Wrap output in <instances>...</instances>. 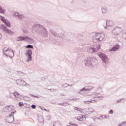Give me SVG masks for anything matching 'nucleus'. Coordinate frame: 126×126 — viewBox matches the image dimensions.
Segmentation results:
<instances>
[{
  "instance_id": "53",
  "label": "nucleus",
  "mask_w": 126,
  "mask_h": 126,
  "mask_svg": "<svg viewBox=\"0 0 126 126\" xmlns=\"http://www.w3.org/2000/svg\"><path fill=\"white\" fill-rule=\"evenodd\" d=\"M70 87H72V85H69Z\"/></svg>"
},
{
  "instance_id": "18",
  "label": "nucleus",
  "mask_w": 126,
  "mask_h": 126,
  "mask_svg": "<svg viewBox=\"0 0 126 126\" xmlns=\"http://www.w3.org/2000/svg\"><path fill=\"white\" fill-rule=\"evenodd\" d=\"M10 96H15L16 98H20V97H23V95L20 94L17 92L10 93Z\"/></svg>"
},
{
  "instance_id": "20",
  "label": "nucleus",
  "mask_w": 126,
  "mask_h": 126,
  "mask_svg": "<svg viewBox=\"0 0 126 126\" xmlns=\"http://www.w3.org/2000/svg\"><path fill=\"white\" fill-rule=\"evenodd\" d=\"M120 49V46L119 45H116L113 46L111 49H109L110 52H116Z\"/></svg>"
},
{
  "instance_id": "32",
  "label": "nucleus",
  "mask_w": 126,
  "mask_h": 126,
  "mask_svg": "<svg viewBox=\"0 0 126 126\" xmlns=\"http://www.w3.org/2000/svg\"><path fill=\"white\" fill-rule=\"evenodd\" d=\"M69 104L67 102H63V107H67L69 106Z\"/></svg>"
},
{
  "instance_id": "23",
  "label": "nucleus",
  "mask_w": 126,
  "mask_h": 126,
  "mask_svg": "<svg viewBox=\"0 0 126 126\" xmlns=\"http://www.w3.org/2000/svg\"><path fill=\"white\" fill-rule=\"evenodd\" d=\"M50 32L52 34V35L54 36V37H58L59 36V34L56 33V32H55L54 31H53L52 30H50Z\"/></svg>"
},
{
  "instance_id": "34",
  "label": "nucleus",
  "mask_w": 126,
  "mask_h": 126,
  "mask_svg": "<svg viewBox=\"0 0 126 126\" xmlns=\"http://www.w3.org/2000/svg\"><path fill=\"white\" fill-rule=\"evenodd\" d=\"M26 47L28 49H33V46L30 44L27 45Z\"/></svg>"
},
{
  "instance_id": "12",
  "label": "nucleus",
  "mask_w": 126,
  "mask_h": 126,
  "mask_svg": "<svg viewBox=\"0 0 126 126\" xmlns=\"http://www.w3.org/2000/svg\"><path fill=\"white\" fill-rule=\"evenodd\" d=\"M92 97L93 99H94V100H95L97 98H99V100H103V98H104L101 94L97 93H94L92 94Z\"/></svg>"
},
{
  "instance_id": "31",
  "label": "nucleus",
  "mask_w": 126,
  "mask_h": 126,
  "mask_svg": "<svg viewBox=\"0 0 126 126\" xmlns=\"http://www.w3.org/2000/svg\"><path fill=\"white\" fill-rule=\"evenodd\" d=\"M68 86H69V85H68L67 83L62 84V87L63 88H66L67 87H68Z\"/></svg>"
},
{
  "instance_id": "44",
  "label": "nucleus",
  "mask_w": 126,
  "mask_h": 126,
  "mask_svg": "<svg viewBox=\"0 0 126 126\" xmlns=\"http://www.w3.org/2000/svg\"><path fill=\"white\" fill-rule=\"evenodd\" d=\"M114 113V111H113V110H110V111H109V114L110 115H112V114H113Z\"/></svg>"
},
{
  "instance_id": "29",
  "label": "nucleus",
  "mask_w": 126,
  "mask_h": 126,
  "mask_svg": "<svg viewBox=\"0 0 126 126\" xmlns=\"http://www.w3.org/2000/svg\"><path fill=\"white\" fill-rule=\"evenodd\" d=\"M95 112V110H94V109L92 108H89V114H92V113H94Z\"/></svg>"
},
{
  "instance_id": "21",
  "label": "nucleus",
  "mask_w": 126,
  "mask_h": 126,
  "mask_svg": "<svg viewBox=\"0 0 126 126\" xmlns=\"http://www.w3.org/2000/svg\"><path fill=\"white\" fill-rule=\"evenodd\" d=\"M101 10L102 14H106V13H107V11L108 10V8L105 6H102Z\"/></svg>"
},
{
  "instance_id": "41",
  "label": "nucleus",
  "mask_w": 126,
  "mask_h": 126,
  "mask_svg": "<svg viewBox=\"0 0 126 126\" xmlns=\"http://www.w3.org/2000/svg\"><path fill=\"white\" fill-rule=\"evenodd\" d=\"M30 95L32 96V97H34V98H39V96L33 94H30Z\"/></svg>"
},
{
  "instance_id": "8",
  "label": "nucleus",
  "mask_w": 126,
  "mask_h": 126,
  "mask_svg": "<svg viewBox=\"0 0 126 126\" xmlns=\"http://www.w3.org/2000/svg\"><path fill=\"white\" fill-rule=\"evenodd\" d=\"M122 32L123 30H122V28L117 27L112 30V33L114 36H118V35H120Z\"/></svg>"
},
{
  "instance_id": "50",
  "label": "nucleus",
  "mask_w": 126,
  "mask_h": 126,
  "mask_svg": "<svg viewBox=\"0 0 126 126\" xmlns=\"http://www.w3.org/2000/svg\"><path fill=\"white\" fill-rule=\"evenodd\" d=\"M42 110H44V111H45L46 112H47V109H46L45 108L42 109Z\"/></svg>"
},
{
  "instance_id": "55",
  "label": "nucleus",
  "mask_w": 126,
  "mask_h": 126,
  "mask_svg": "<svg viewBox=\"0 0 126 126\" xmlns=\"http://www.w3.org/2000/svg\"><path fill=\"white\" fill-rule=\"evenodd\" d=\"M62 96H64V95H63V94H62Z\"/></svg>"
},
{
  "instance_id": "39",
  "label": "nucleus",
  "mask_w": 126,
  "mask_h": 126,
  "mask_svg": "<svg viewBox=\"0 0 126 126\" xmlns=\"http://www.w3.org/2000/svg\"><path fill=\"white\" fill-rule=\"evenodd\" d=\"M19 107H22V106H23V102H20L19 103Z\"/></svg>"
},
{
  "instance_id": "52",
  "label": "nucleus",
  "mask_w": 126,
  "mask_h": 126,
  "mask_svg": "<svg viewBox=\"0 0 126 126\" xmlns=\"http://www.w3.org/2000/svg\"><path fill=\"white\" fill-rule=\"evenodd\" d=\"M1 106H4V103H2V104H0Z\"/></svg>"
},
{
  "instance_id": "19",
  "label": "nucleus",
  "mask_w": 126,
  "mask_h": 126,
  "mask_svg": "<svg viewBox=\"0 0 126 126\" xmlns=\"http://www.w3.org/2000/svg\"><path fill=\"white\" fill-rule=\"evenodd\" d=\"M4 108L7 109L8 112H12V111H13L15 109V107L13 105L6 106Z\"/></svg>"
},
{
  "instance_id": "1",
  "label": "nucleus",
  "mask_w": 126,
  "mask_h": 126,
  "mask_svg": "<svg viewBox=\"0 0 126 126\" xmlns=\"http://www.w3.org/2000/svg\"><path fill=\"white\" fill-rule=\"evenodd\" d=\"M32 31L35 32L38 36H41L44 38L48 37L47 29L40 24H34L32 28Z\"/></svg>"
},
{
  "instance_id": "2",
  "label": "nucleus",
  "mask_w": 126,
  "mask_h": 126,
  "mask_svg": "<svg viewBox=\"0 0 126 126\" xmlns=\"http://www.w3.org/2000/svg\"><path fill=\"white\" fill-rule=\"evenodd\" d=\"M85 65L90 67H95L98 65V60L94 57H88L84 60Z\"/></svg>"
},
{
  "instance_id": "33",
  "label": "nucleus",
  "mask_w": 126,
  "mask_h": 126,
  "mask_svg": "<svg viewBox=\"0 0 126 126\" xmlns=\"http://www.w3.org/2000/svg\"><path fill=\"white\" fill-rule=\"evenodd\" d=\"M22 31L24 34H27L28 33V31L26 29H22Z\"/></svg>"
},
{
  "instance_id": "13",
  "label": "nucleus",
  "mask_w": 126,
  "mask_h": 126,
  "mask_svg": "<svg viewBox=\"0 0 126 126\" xmlns=\"http://www.w3.org/2000/svg\"><path fill=\"white\" fill-rule=\"evenodd\" d=\"M26 52V55L28 56L27 62H31L32 61V50L31 49H28Z\"/></svg>"
},
{
  "instance_id": "5",
  "label": "nucleus",
  "mask_w": 126,
  "mask_h": 126,
  "mask_svg": "<svg viewBox=\"0 0 126 126\" xmlns=\"http://www.w3.org/2000/svg\"><path fill=\"white\" fill-rule=\"evenodd\" d=\"M17 41L18 42L24 41V42H28L29 44H33V43H34V39L27 36H20L17 38Z\"/></svg>"
},
{
  "instance_id": "37",
  "label": "nucleus",
  "mask_w": 126,
  "mask_h": 126,
  "mask_svg": "<svg viewBox=\"0 0 126 126\" xmlns=\"http://www.w3.org/2000/svg\"><path fill=\"white\" fill-rule=\"evenodd\" d=\"M48 90H50L51 92H55L57 90L56 89H48Z\"/></svg>"
},
{
  "instance_id": "4",
  "label": "nucleus",
  "mask_w": 126,
  "mask_h": 126,
  "mask_svg": "<svg viewBox=\"0 0 126 126\" xmlns=\"http://www.w3.org/2000/svg\"><path fill=\"white\" fill-rule=\"evenodd\" d=\"M95 36L93 38L94 43H98L101 41H103L105 38V34L104 33H100L99 32L94 33Z\"/></svg>"
},
{
  "instance_id": "10",
  "label": "nucleus",
  "mask_w": 126,
  "mask_h": 126,
  "mask_svg": "<svg viewBox=\"0 0 126 126\" xmlns=\"http://www.w3.org/2000/svg\"><path fill=\"white\" fill-rule=\"evenodd\" d=\"M0 29H1L2 31H4V32H5L6 33L9 34V35H13L14 34V32H13L11 31V30H8V29H7L6 27L4 26L3 25H1Z\"/></svg>"
},
{
  "instance_id": "38",
  "label": "nucleus",
  "mask_w": 126,
  "mask_h": 126,
  "mask_svg": "<svg viewBox=\"0 0 126 126\" xmlns=\"http://www.w3.org/2000/svg\"><path fill=\"white\" fill-rule=\"evenodd\" d=\"M126 122H124L123 123H122V124H121L120 125H119L118 126H124L126 125Z\"/></svg>"
},
{
  "instance_id": "26",
  "label": "nucleus",
  "mask_w": 126,
  "mask_h": 126,
  "mask_svg": "<svg viewBox=\"0 0 126 126\" xmlns=\"http://www.w3.org/2000/svg\"><path fill=\"white\" fill-rule=\"evenodd\" d=\"M5 11H6V10L4 9H2V7L0 9V13L2 14H4V13H5Z\"/></svg>"
},
{
  "instance_id": "48",
  "label": "nucleus",
  "mask_w": 126,
  "mask_h": 126,
  "mask_svg": "<svg viewBox=\"0 0 126 126\" xmlns=\"http://www.w3.org/2000/svg\"><path fill=\"white\" fill-rule=\"evenodd\" d=\"M2 37V35H1V33H0V40H1Z\"/></svg>"
},
{
  "instance_id": "11",
  "label": "nucleus",
  "mask_w": 126,
  "mask_h": 126,
  "mask_svg": "<svg viewBox=\"0 0 126 126\" xmlns=\"http://www.w3.org/2000/svg\"><path fill=\"white\" fill-rule=\"evenodd\" d=\"M16 82L17 85H19V86H25L26 85L30 86V85L27 84V83L23 80L18 79L16 81Z\"/></svg>"
},
{
  "instance_id": "35",
  "label": "nucleus",
  "mask_w": 126,
  "mask_h": 126,
  "mask_svg": "<svg viewBox=\"0 0 126 126\" xmlns=\"http://www.w3.org/2000/svg\"><path fill=\"white\" fill-rule=\"evenodd\" d=\"M69 125H67V126H78V125L77 124H71L70 123H69Z\"/></svg>"
},
{
  "instance_id": "30",
  "label": "nucleus",
  "mask_w": 126,
  "mask_h": 126,
  "mask_svg": "<svg viewBox=\"0 0 126 126\" xmlns=\"http://www.w3.org/2000/svg\"><path fill=\"white\" fill-rule=\"evenodd\" d=\"M83 117H84V116H82V117H79L77 118V120L79 122H82V121H83Z\"/></svg>"
},
{
  "instance_id": "28",
  "label": "nucleus",
  "mask_w": 126,
  "mask_h": 126,
  "mask_svg": "<svg viewBox=\"0 0 126 126\" xmlns=\"http://www.w3.org/2000/svg\"><path fill=\"white\" fill-rule=\"evenodd\" d=\"M53 126H61V122L60 121H57L53 125Z\"/></svg>"
},
{
  "instance_id": "46",
  "label": "nucleus",
  "mask_w": 126,
  "mask_h": 126,
  "mask_svg": "<svg viewBox=\"0 0 126 126\" xmlns=\"http://www.w3.org/2000/svg\"><path fill=\"white\" fill-rule=\"evenodd\" d=\"M60 37L63 38L64 37H65V35H64L63 33H62V35H60Z\"/></svg>"
},
{
  "instance_id": "22",
  "label": "nucleus",
  "mask_w": 126,
  "mask_h": 126,
  "mask_svg": "<svg viewBox=\"0 0 126 126\" xmlns=\"http://www.w3.org/2000/svg\"><path fill=\"white\" fill-rule=\"evenodd\" d=\"M93 98H92L91 100H87L84 101V104H91V103H94V102H96V100L92 99Z\"/></svg>"
},
{
  "instance_id": "47",
  "label": "nucleus",
  "mask_w": 126,
  "mask_h": 126,
  "mask_svg": "<svg viewBox=\"0 0 126 126\" xmlns=\"http://www.w3.org/2000/svg\"><path fill=\"white\" fill-rule=\"evenodd\" d=\"M58 105H61V106H63V103H58Z\"/></svg>"
},
{
  "instance_id": "9",
  "label": "nucleus",
  "mask_w": 126,
  "mask_h": 126,
  "mask_svg": "<svg viewBox=\"0 0 126 126\" xmlns=\"http://www.w3.org/2000/svg\"><path fill=\"white\" fill-rule=\"evenodd\" d=\"M92 89H93V87L92 86L85 87L83 89H81L79 93L81 94V95H84L86 92L90 91V90H92Z\"/></svg>"
},
{
  "instance_id": "45",
  "label": "nucleus",
  "mask_w": 126,
  "mask_h": 126,
  "mask_svg": "<svg viewBox=\"0 0 126 126\" xmlns=\"http://www.w3.org/2000/svg\"><path fill=\"white\" fill-rule=\"evenodd\" d=\"M98 120H100V121H102V120H103V118H102V115L99 117Z\"/></svg>"
},
{
  "instance_id": "6",
  "label": "nucleus",
  "mask_w": 126,
  "mask_h": 126,
  "mask_svg": "<svg viewBox=\"0 0 126 126\" xmlns=\"http://www.w3.org/2000/svg\"><path fill=\"white\" fill-rule=\"evenodd\" d=\"M97 55L101 59L103 63L107 64L109 63V58H108V56L106 54L102 52H98Z\"/></svg>"
},
{
  "instance_id": "54",
  "label": "nucleus",
  "mask_w": 126,
  "mask_h": 126,
  "mask_svg": "<svg viewBox=\"0 0 126 126\" xmlns=\"http://www.w3.org/2000/svg\"><path fill=\"white\" fill-rule=\"evenodd\" d=\"M19 73H20V74H21V73L22 74L23 73H22V72H19Z\"/></svg>"
},
{
  "instance_id": "43",
  "label": "nucleus",
  "mask_w": 126,
  "mask_h": 126,
  "mask_svg": "<svg viewBox=\"0 0 126 126\" xmlns=\"http://www.w3.org/2000/svg\"><path fill=\"white\" fill-rule=\"evenodd\" d=\"M32 109H36V105H35V104H32Z\"/></svg>"
},
{
  "instance_id": "3",
  "label": "nucleus",
  "mask_w": 126,
  "mask_h": 126,
  "mask_svg": "<svg viewBox=\"0 0 126 126\" xmlns=\"http://www.w3.org/2000/svg\"><path fill=\"white\" fill-rule=\"evenodd\" d=\"M101 46L99 45H90L87 48V52L90 54H93V53H97L100 50Z\"/></svg>"
},
{
  "instance_id": "36",
  "label": "nucleus",
  "mask_w": 126,
  "mask_h": 126,
  "mask_svg": "<svg viewBox=\"0 0 126 126\" xmlns=\"http://www.w3.org/2000/svg\"><path fill=\"white\" fill-rule=\"evenodd\" d=\"M74 110H76V111H79V112H80L81 110L82 111V110H81V109H80L78 107H75Z\"/></svg>"
},
{
  "instance_id": "42",
  "label": "nucleus",
  "mask_w": 126,
  "mask_h": 126,
  "mask_svg": "<svg viewBox=\"0 0 126 126\" xmlns=\"http://www.w3.org/2000/svg\"><path fill=\"white\" fill-rule=\"evenodd\" d=\"M46 119L48 121L51 120V116L50 115H48L46 117Z\"/></svg>"
},
{
  "instance_id": "17",
  "label": "nucleus",
  "mask_w": 126,
  "mask_h": 126,
  "mask_svg": "<svg viewBox=\"0 0 126 126\" xmlns=\"http://www.w3.org/2000/svg\"><path fill=\"white\" fill-rule=\"evenodd\" d=\"M0 19L1 21H2V22L4 23V24H5V25L7 26V27H10V23L9 22V21L5 20V19H4V17L0 16Z\"/></svg>"
},
{
  "instance_id": "25",
  "label": "nucleus",
  "mask_w": 126,
  "mask_h": 126,
  "mask_svg": "<svg viewBox=\"0 0 126 126\" xmlns=\"http://www.w3.org/2000/svg\"><path fill=\"white\" fill-rule=\"evenodd\" d=\"M122 37L123 39L126 40V31H124L122 33Z\"/></svg>"
},
{
  "instance_id": "51",
  "label": "nucleus",
  "mask_w": 126,
  "mask_h": 126,
  "mask_svg": "<svg viewBox=\"0 0 126 126\" xmlns=\"http://www.w3.org/2000/svg\"><path fill=\"white\" fill-rule=\"evenodd\" d=\"M52 104H53V105H55V104H56V102H52Z\"/></svg>"
},
{
  "instance_id": "40",
  "label": "nucleus",
  "mask_w": 126,
  "mask_h": 126,
  "mask_svg": "<svg viewBox=\"0 0 126 126\" xmlns=\"http://www.w3.org/2000/svg\"><path fill=\"white\" fill-rule=\"evenodd\" d=\"M124 98H121L116 100L117 103H120L122 101V100H124Z\"/></svg>"
},
{
  "instance_id": "15",
  "label": "nucleus",
  "mask_w": 126,
  "mask_h": 126,
  "mask_svg": "<svg viewBox=\"0 0 126 126\" xmlns=\"http://www.w3.org/2000/svg\"><path fill=\"white\" fill-rule=\"evenodd\" d=\"M13 16H14V17H17V18H18V19H19L20 20H23V19L25 18L24 15L21 14H19V13L17 12L13 14Z\"/></svg>"
},
{
  "instance_id": "27",
  "label": "nucleus",
  "mask_w": 126,
  "mask_h": 126,
  "mask_svg": "<svg viewBox=\"0 0 126 126\" xmlns=\"http://www.w3.org/2000/svg\"><path fill=\"white\" fill-rule=\"evenodd\" d=\"M109 118H110L109 115H102V120L108 119Z\"/></svg>"
},
{
  "instance_id": "14",
  "label": "nucleus",
  "mask_w": 126,
  "mask_h": 126,
  "mask_svg": "<svg viewBox=\"0 0 126 126\" xmlns=\"http://www.w3.org/2000/svg\"><path fill=\"white\" fill-rule=\"evenodd\" d=\"M112 26H113V22H112L111 21H106V24H103L104 29H110Z\"/></svg>"
},
{
  "instance_id": "7",
  "label": "nucleus",
  "mask_w": 126,
  "mask_h": 126,
  "mask_svg": "<svg viewBox=\"0 0 126 126\" xmlns=\"http://www.w3.org/2000/svg\"><path fill=\"white\" fill-rule=\"evenodd\" d=\"M15 113H16V111L11 112V114L6 117V122H7V123H9V124H13L14 122V117H13V115Z\"/></svg>"
},
{
  "instance_id": "49",
  "label": "nucleus",
  "mask_w": 126,
  "mask_h": 126,
  "mask_svg": "<svg viewBox=\"0 0 126 126\" xmlns=\"http://www.w3.org/2000/svg\"><path fill=\"white\" fill-rule=\"evenodd\" d=\"M77 99H78V98H75V99H74V98H72V99H70V100H77Z\"/></svg>"
},
{
  "instance_id": "16",
  "label": "nucleus",
  "mask_w": 126,
  "mask_h": 126,
  "mask_svg": "<svg viewBox=\"0 0 126 126\" xmlns=\"http://www.w3.org/2000/svg\"><path fill=\"white\" fill-rule=\"evenodd\" d=\"M11 49H9L7 47H4L3 49V54L6 57H8L9 55V53L10 52Z\"/></svg>"
},
{
  "instance_id": "24",
  "label": "nucleus",
  "mask_w": 126,
  "mask_h": 126,
  "mask_svg": "<svg viewBox=\"0 0 126 126\" xmlns=\"http://www.w3.org/2000/svg\"><path fill=\"white\" fill-rule=\"evenodd\" d=\"M14 56V52H13V50H10V53L9 54L8 57L11 59V58L13 57Z\"/></svg>"
}]
</instances>
